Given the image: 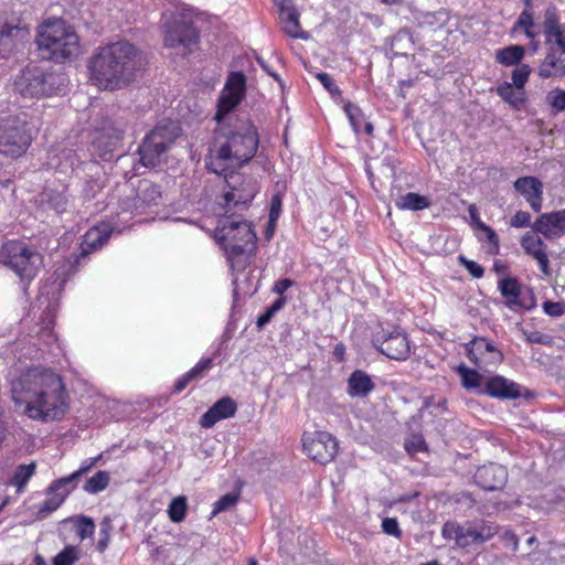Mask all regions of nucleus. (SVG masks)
Here are the masks:
<instances>
[{
    "label": "nucleus",
    "mask_w": 565,
    "mask_h": 565,
    "mask_svg": "<svg viewBox=\"0 0 565 565\" xmlns=\"http://www.w3.org/2000/svg\"><path fill=\"white\" fill-rule=\"evenodd\" d=\"M245 87L246 77L242 72L230 74L225 88L218 99L217 113L215 115L217 121H221L226 114L241 103L245 94Z\"/></svg>",
    "instance_id": "15"
},
{
    "label": "nucleus",
    "mask_w": 565,
    "mask_h": 565,
    "mask_svg": "<svg viewBox=\"0 0 565 565\" xmlns=\"http://www.w3.org/2000/svg\"><path fill=\"white\" fill-rule=\"evenodd\" d=\"M212 366V359L201 360L194 367H192L186 374L192 381L201 376V374Z\"/></svg>",
    "instance_id": "51"
},
{
    "label": "nucleus",
    "mask_w": 565,
    "mask_h": 565,
    "mask_svg": "<svg viewBox=\"0 0 565 565\" xmlns=\"http://www.w3.org/2000/svg\"><path fill=\"white\" fill-rule=\"evenodd\" d=\"M294 285V281L288 278L280 279L275 282L273 291L280 297H284V292Z\"/></svg>",
    "instance_id": "58"
},
{
    "label": "nucleus",
    "mask_w": 565,
    "mask_h": 565,
    "mask_svg": "<svg viewBox=\"0 0 565 565\" xmlns=\"http://www.w3.org/2000/svg\"><path fill=\"white\" fill-rule=\"evenodd\" d=\"M513 186L535 212L541 210L543 202V183L537 178L521 177L514 181Z\"/></svg>",
    "instance_id": "22"
},
{
    "label": "nucleus",
    "mask_w": 565,
    "mask_h": 565,
    "mask_svg": "<svg viewBox=\"0 0 565 565\" xmlns=\"http://www.w3.org/2000/svg\"><path fill=\"white\" fill-rule=\"evenodd\" d=\"M113 228L107 224H102L86 234L85 243L93 249L102 247L109 238Z\"/></svg>",
    "instance_id": "33"
},
{
    "label": "nucleus",
    "mask_w": 565,
    "mask_h": 565,
    "mask_svg": "<svg viewBox=\"0 0 565 565\" xmlns=\"http://www.w3.org/2000/svg\"><path fill=\"white\" fill-rule=\"evenodd\" d=\"M543 310L551 317H561L565 311V306L563 302H554L548 300L543 303Z\"/></svg>",
    "instance_id": "54"
},
{
    "label": "nucleus",
    "mask_w": 565,
    "mask_h": 565,
    "mask_svg": "<svg viewBox=\"0 0 565 565\" xmlns=\"http://www.w3.org/2000/svg\"><path fill=\"white\" fill-rule=\"evenodd\" d=\"M486 393L492 397L514 399L521 395L520 386L500 375L492 376L486 384Z\"/></svg>",
    "instance_id": "25"
},
{
    "label": "nucleus",
    "mask_w": 565,
    "mask_h": 565,
    "mask_svg": "<svg viewBox=\"0 0 565 565\" xmlns=\"http://www.w3.org/2000/svg\"><path fill=\"white\" fill-rule=\"evenodd\" d=\"M180 125L173 120H161L143 138L138 151L140 162L145 167H156L161 163L163 156L181 136Z\"/></svg>",
    "instance_id": "7"
},
{
    "label": "nucleus",
    "mask_w": 565,
    "mask_h": 565,
    "mask_svg": "<svg viewBox=\"0 0 565 565\" xmlns=\"http://www.w3.org/2000/svg\"><path fill=\"white\" fill-rule=\"evenodd\" d=\"M274 317V313L267 308V310L258 317L257 319V327L263 328L265 324H267L271 318Z\"/></svg>",
    "instance_id": "61"
},
{
    "label": "nucleus",
    "mask_w": 565,
    "mask_h": 565,
    "mask_svg": "<svg viewBox=\"0 0 565 565\" xmlns=\"http://www.w3.org/2000/svg\"><path fill=\"white\" fill-rule=\"evenodd\" d=\"M212 366V359L201 360L194 367H192L186 374L192 381L201 376V374Z\"/></svg>",
    "instance_id": "52"
},
{
    "label": "nucleus",
    "mask_w": 565,
    "mask_h": 565,
    "mask_svg": "<svg viewBox=\"0 0 565 565\" xmlns=\"http://www.w3.org/2000/svg\"><path fill=\"white\" fill-rule=\"evenodd\" d=\"M164 45L175 49L182 55L192 51L198 43L199 34L184 13H163Z\"/></svg>",
    "instance_id": "11"
},
{
    "label": "nucleus",
    "mask_w": 565,
    "mask_h": 565,
    "mask_svg": "<svg viewBox=\"0 0 565 565\" xmlns=\"http://www.w3.org/2000/svg\"><path fill=\"white\" fill-rule=\"evenodd\" d=\"M77 535L82 541L94 534L95 523L92 518L81 515L76 519Z\"/></svg>",
    "instance_id": "42"
},
{
    "label": "nucleus",
    "mask_w": 565,
    "mask_h": 565,
    "mask_svg": "<svg viewBox=\"0 0 565 565\" xmlns=\"http://www.w3.org/2000/svg\"><path fill=\"white\" fill-rule=\"evenodd\" d=\"M302 447L310 459L321 465L332 461L338 452L337 439L326 431L305 433Z\"/></svg>",
    "instance_id": "14"
},
{
    "label": "nucleus",
    "mask_w": 565,
    "mask_h": 565,
    "mask_svg": "<svg viewBox=\"0 0 565 565\" xmlns=\"http://www.w3.org/2000/svg\"><path fill=\"white\" fill-rule=\"evenodd\" d=\"M546 99L555 113L565 110V89L555 88L551 90Z\"/></svg>",
    "instance_id": "43"
},
{
    "label": "nucleus",
    "mask_w": 565,
    "mask_h": 565,
    "mask_svg": "<svg viewBox=\"0 0 565 565\" xmlns=\"http://www.w3.org/2000/svg\"><path fill=\"white\" fill-rule=\"evenodd\" d=\"M186 513V499L185 497H177L169 504L168 514L172 522H181L184 520Z\"/></svg>",
    "instance_id": "38"
},
{
    "label": "nucleus",
    "mask_w": 565,
    "mask_h": 565,
    "mask_svg": "<svg viewBox=\"0 0 565 565\" xmlns=\"http://www.w3.org/2000/svg\"><path fill=\"white\" fill-rule=\"evenodd\" d=\"M143 64V56L134 44L114 42L93 53L88 62L89 78L99 89H120L137 78Z\"/></svg>",
    "instance_id": "3"
},
{
    "label": "nucleus",
    "mask_w": 565,
    "mask_h": 565,
    "mask_svg": "<svg viewBox=\"0 0 565 565\" xmlns=\"http://www.w3.org/2000/svg\"><path fill=\"white\" fill-rule=\"evenodd\" d=\"M515 25L523 28L525 30V34L527 38H531V39L534 38V33L531 30L534 25L533 15L530 11L524 10L523 12H521Z\"/></svg>",
    "instance_id": "47"
},
{
    "label": "nucleus",
    "mask_w": 565,
    "mask_h": 565,
    "mask_svg": "<svg viewBox=\"0 0 565 565\" xmlns=\"http://www.w3.org/2000/svg\"><path fill=\"white\" fill-rule=\"evenodd\" d=\"M236 409L237 405L232 397H222L201 416L200 424L204 428H211L217 422L233 417Z\"/></svg>",
    "instance_id": "23"
},
{
    "label": "nucleus",
    "mask_w": 565,
    "mask_h": 565,
    "mask_svg": "<svg viewBox=\"0 0 565 565\" xmlns=\"http://www.w3.org/2000/svg\"><path fill=\"white\" fill-rule=\"evenodd\" d=\"M498 95L514 108H519L524 102V93L522 89L513 87L510 83H503L497 88Z\"/></svg>",
    "instance_id": "32"
},
{
    "label": "nucleus",
    "mask_w": 565,
    "mask_h": 565,
    "mask_svg": "<svg viewBox=\"0 0 565 565\" xmlns=\"http://www.w3.org/2000/svg\"><path fill=\"white\" fill-rule=\"evenodd\" d=\"M39 55L43 60L64 62L79 54V38L62 19L45 21L36 36Z\"/></svg>",
    "instance_id": "5"
},
{
    "label": "nucleus",
    "mask_w": 565,
    "mask_h": 565,
    "mask_svg": "<svg viewBox=\"0 0 565 565\" xmlns=\"http://www.w3.org/2000/svg\"><path fill=\"white\" fill-rule=\"evenodd\" d=\"M239 495L237 493H226L223 497H221L215 503L214 509L212 511V516H215L216 514L227 511L236 505L238 502Z\"/></svg>",
    "instance_id": "40"
},
{
    "label": "nucleus",
    "mask_w": 565,
    "mask_h": 565,
    "mask_svg": "<svg viewBox=\"0 0 565 565\" xmlns=\"http://www.w3.org/2000/svg\"><path fill=\"white\" fill-rule=\"evenodd\" d=\"M521 246L526 255L532 256L539 263L541 271L544 275H550V260L543 239L532 233H526L521 238Z\"/></svg>",
    "instance_id": "24"
},
{
    "label": "nucleus",
    "mask_w": 565,
    "mask_h": 565,
    "mask_svg": "<svg viewBox=\"0 0 565 565\" xmlns=\"http://www.w3.org/2000/svg\"><path fill=\"white\" fill-rule=\"evenodd\" d=\"M238 179L239 177L234 174L227 179L230 190L223 196L225 213L215 228V239L230 257L252 253L257 239L252 225L235 215L237 211L247 207L255 196L256 188L250 181L238 188Z\"/></svg>",
    "instance_id": "2"
},
{
    "label": "nucleus",
    "mask_w": 565,
    "mask_h": 565,
    "mask_svg": "<svg viewBox=\"0 0 565 565\" xmlns=\"http://www.w3.org/2000/svg\"><path fill=\"white\" fill-rule=\"evenodd\" d=\"M257 63L262 66V68L269 75L271 76L275 81H277L280 85H281V79L280 77L278 76V74L269 66V64L263 58V57H257Z\"/></svg>",
    "instance_id": "59"
},
{
    "label": "nucleus",
    "mask_w": 565,
    "mask_h": 565,
    "mask_svg": "<svg viewBox=\"0 0 565 565\" xmlns=\"http://www.w3.org/2000/svg\"><path fill=\"white\" fill-rule=\"evenodd\" d=\"M11 395L15 405L24 406L23 413L35 420H58L68 408L61 377L40 366L26 369L12 380Z\"/></svg>",
    "instance_id": "1"
},
{
    "label": "nucleus",
    "mask_w": 565,
    "mask_h": 565,
    "mask_svg": "<svg viewBox=\"0 0 565 565\" xmlns=\"http://www.w3.org/2000/svg\"><path fill=\"white\" fill-rule=\"evenodd\" d=\"M499 289L504 298V303L512 310L530 309L521 299V285L514 278H504L499 281Z\"/></svg>",
    "instance_id": "27"
},
{
    "label": "nucleus",
    "mask_w": 565,
    "mask_h": 565,
    "mask_svg": "<svg viewBox=\"0 0 565 565\" xmlns=\"http://www.w3.org/2000/svg\"><path fill=\"white\" fill-rule=\"evenodd\" d=\"M126 128L127 120L118 117L105 119L95 130L93 147L104 161L111 160L114 151L120 146Z\"/></svg>",
    "instance_id": "13"
},
{
    "label": "nucleus",
    "mask_w": 565,
    "mask_h": 565,
    "mask_svg": "<svg viewBox=\"0 0 565 565\" xmlns=\"http://www.w3.org/2000/svg\"><path fill=\"white\" fill-rule=\"evenodd\" d=\"M458 260L472 277L481 278L483 276L484 269L478 263L466 258L463 255H460Z\"/></svg>",
    "instance_id": "48"
},
{
    "label": "nucleus",
    "mask_w": 565,
    "mask_h": 565,
    "mask_svg": "<svg viewBox=\"0 0 565 565\" xmlns=\"http://www.w3.org/2000/svg\"><path fill=\"white\" fill-rule=\"evenodd\" d=\"M466 349L468 359L480 369L498 364L503 360L502 353L486 338H475Z\"/></svg>",
    "instance_id": "17"
},
{
    "label": "nucleus",
    "mask_w": 565,
    "mask_h": 565,
    "mask_svg": "<svg viewBox=\"0 0 565 565\" xmlns=\"http://www.w3.org/2000/svg\"><path fill=\"white\" fill-rule=\"evenodd\" d=\"M0 263L11 268L21 280L30 281L42 266L43 257L23 243L10 241L0 249Z\"/></svg>",
    "instance_id": "9"
},
{
    "label": "nucleus",
    "mask_w": 565,
    "mask_h": 565,
    "mask_svg": "<svg viewBox=\"0 0 565 565\" xmlns=\"http://www.w3.org/2000/svg\"><path fill=\"white\" fill-rule=\"evenodd\" d=\"M113 530V523L109 518H104L100 522L99 539L97 542V550L103 553L110 541V532Z\"/></svg>",
    "instance_id": "41"
},
{
    "label": "nucleus",
    "mask_w": 565,
    "mask_h": 565,
    "mask_svg": "<svg viewBox=\"0 0 565 565\" xmlns=\"http://www.w3.org/2000/svg\"><path fill=\"white\" fill-rule=\"evenodd\" d=\"M286 305V297H279L268 309L275 315Z\"/></svg>",
    "instance_id": "62"
},
{
    "label": "nucleus",
    "mask_w": 565,
    "mask_h": 565,
    "mask_svg": "<svg viewBox=\"0 0 565 565\" xmlns=\"http://www.w3.org/2000/svg\"><path fill=\"white\" fill-rule=\"evenodd\" d=\"M523 335L525 337L529 343H539L544 345H551L553 343V339L551 335L542 333L540 331H526L523 330Z\"/></svg>",
    "instance_id": "46"
},
{
    "label": "nucleus",
    "mask_w": 565,
    "mask_h": 565,
    "mask_svg": "<svg viewBox=\"0 0 565 565\" xmlns=\"http://www.w3.org/2000/svg\"><path fill=\"white\" fill-rule=\"evenodd\" d=\"M99 458L100 456L85 460L78 470L74 471L67 477L60 478L56 486L71 484V488H76V484L82 476L88 472L97 463Z\"/></svg>",
    "instance_id": "36"
},
{
    "label": "nucleus",
    "mask_w": 565,
    "mask_h": 565,
    "mask_svg": "<svg viewBox=\"0 0 565 565\" xmlns=\"http://www.w3.org/2000/svg\"><path fill=\"white\" fill-rule=\"evenodd\" d=\"M469 215L472 220V222L476 224L478 228H480V223H483L478 214L477 207L475 205L469 206Z\"/></svg>",
    "instance_id": "63"
},
{
    "label": "nucleus",
    "mask_w": 565,
    "mask_h": 565,
    "mask_svg": "<svg viewBox=\"0 0 565 565\" xmlns=\"http://www.w3.org/2000/svg\"><path fill=\"white\" fill-rule=\"evenodd\" d=\"M35 469L36 466L34 462L18 466L13 472L10 483L17 487L18 491H21L34 475Z\"/></svg>",
    "instance_id": "34"
},
{
    "label": "nucleus",
    "mask_w": 565,
    "mask_h": 565,
    "mask_svg": "<svg viewBox=\"0 0 565 565\" xmlns=\"http://www.w3.org/2000/svg\"><path fill=\"white\" fill-rule=\"evenodd\" d=\"M458 373L461 376L463 387L476 388L481 385V376L477 371L461 364L458 366Z\"/></svg>",
    "instance_id": "39"
},
{
    "label": "nucleus",
    "mask_w": 565,
    "mask_h": 565,
    "mask_svg": "<svg viewBox=\"0 0 565 565\" xmlns=\"http://www.w3.org/2000/svg\"><path fill=\"white\" fill-rule=\"evenodd\" d=\"M32 136L25 120L7 117L0 120V153L10 158L22 156L31 145Z\"/></svg>",
    "instance_id": "12"
},
{
    "label": "nucleus",
    "mask_w": 565,
    "mask_h": 565,
    "mask_svg": "<svg viewBox=\"0 0 565 565\" xmlns=\"http://www.w3.org/2000/svg\"><path fill=\"white\" fill-rule=\"evenodd\" d=\"M476 482L487 491L502 489L508 479L507 470L503 466L490 463L480 467L475 475Z\"/></svg>",
    "instance_id": "21"
},
{
    "label": "nucleus",
    "mask_w": 565,
    "mask_h": 565,
    "mask_svg": "<svg viewBox=\"0 0 565 565\" xmlns=\"http://www.w3.org/2000/svg\"><path fill=\"white\" fill-rule=\"evenodd\" d=\"M316 77L331 95L341 94L340 88L334 84L333 79L329 74L320 72L316 74Z\"/></svg>",
    "instance_id": "50"
},
{
    "label": "nucleus",
    "mask_w": 565,
    "mask_h": 565,
    "mask_svg": "<svg viewBox=\"0 0 565 565\" xmlns=\"http://www.w3.org/2000/svg\"><path fill=\"white\" fill-rule=\"evenodd\" d=\"M159 188L151 182L145 181L139 186V192L137 193L134 203V207H140L142 205H150L157 203V200L160 198Z\"/></svg>",
    "instance_id": "31"
},
{
    "label": "nucleus",
    "mask_w": 565,
    "mask_h": 565,
    "mask_svg": "<svg viewBox=\"0 0 565 565\" xmlns=\"http://www.w3.org/2000/svg\"><path fill=\"white\" fill-rule=\"evenodd\" d=\"M279 8V19L286 34L295 39H308V33L299 24V13L292 0H274Z\"/></svg>",
    "instance_id": "20"
},
{
    "label": "nucleus",
    "mask_w": 565,
    "mask_h": 565,
    "mask_svg": "<svg viewBox=\"0 0 565 565\" xmlns=\"http://www.w3.org/2000/svg\"><path fill=\"white\" fill-rule=\"evenodd\" d=\"M499 526L483 519L468 520L463 523L447 521L441 529L444 539L454 541L459 547L481 545L498 533Z\"/></svg>",
    "instance_id": "8"
},
{
    "label": "nucleus",
    "mask_w": 565,
    "mask_h": 565,
    "mask_svg": "<svg viewBox=\"0 0 565 565\" xmlns=\"http://www.w3.org/2000/svg\"><path fill=\"white\" fill-rule=\"evenodd\" d=\"M30 32L26 26L0 25V56L8 57L29 41Z\"/></svg>",
    "instance_id": "18"
},
{
    "label": "nucleus",
    "mask_w": 565,
    "mask_h": 565,
    "mask_svg": "<svg viewBox=\"0 0 565 565\" xmlns=\"http://www.w3.org/2000/svg\"><path fill=\"white\" fill-rule=\"evenodd\" d=\"M281 210V200L278 195L271 198L270 201V211H269V221L274 223L280 213Z\"/></svg>",
    "instance_id": "57"
},
{
    "label": "nucleus",
    "mask_w": 565,
    "mask_h": 565,
    "mask_svg": "<svg viewBox=\"0 0 565 565\" xmlns=\"http://www.w3.org/2000/svg\"><path fill=\"white\" fill-rule=\"evenodd\" d=\"M192 380L190 377H188V374L185 373L182 377H180L175 384H174V392L175 393H180L182 392L186 386L188 384L191 382Z\"/></svg>",
    "instance_id": "60"
},
{
    "label": "nucleus",
    "mask_w": 565,
    "mask_h": 565,
    "mask_svg": "<svg viewBox=\"0 0 565 565\" xmlns=\"http://www.w3.org/2000/svg\"><path fill=\"white\" fill-rule=\"evenodd\" d=\"M395 205L399 210L422 211L430 205L428 198L418 193L408 192L396 199Z\"/></svg>",
    "instance_id": "29"
},
{
    "label": "nucleus",
    "mask_w": 565,
    "mask_h": 565,
    "mask_svg": "<svg viewBox=\"0 0 565 565\" xmlns=\"http://www.w3.org/2000/svg\"><path fill=\"white\" fill-rule=\"evenodd\" d=\"M531 223V215L525 211H518L510 221L511 226L513 227H526Z\"/></svg>",
    "instance_id": "53"
},
{
    "label": "nucleus",
    "mask_w": 565,
    "mask_h": 565,
    "mask_svg": "<svg viewBox=\"0 0 565 565\" xmlns=\"http://www.w3.org/2000/svg\"><path fill=\"white\" fill-rule=\"evenodd\" d=\"M58 479L55 480L47 489V498L42 502L39 508L40 514H47L55 511L67 498V495L75 489L71 484L56 486Z\"/></svg>",
    "instance_id": "26"
},
{
    "label": "nucleus",
    "mask_w": 565,
    "mask_h": 565,
    "mask_svg": "<svg viewBox=\"0 0 565 565\" xmlns=\"http://www.w3.org/2000/svg\"><path fill=\"white\" fill-rule=\"evenodd\" d=\"M79 559L76 546L67 545L52 561V565H74Z\"/></svg>",
    "instance_id": "37"
},
{
    "label": "nucleus",
    "mask_w": 565,
    "mask_h": 565,
    "mask_svg": "<svg viewBox=\"0 0 565 565\" xmlns=\"http://www.w3.org/2000/svg\"><path fill=\"white\" fill-rule=\"evenodd\" d=\"M110 481V476L107 471H98L93 477L88 478L83 487L84 491L90 494H96L105 490Z\"/></svg>",
    "instance_id": "35"
},
{
    "label": "nucleus",
    "mask_w": 565,
    "mask_h": 565,
    "mask_svg": "<svg viewBox=\"0 0 565 565\" xmlns=\"http://www.w3.org/2000/svg\"><path fill=\"white\" fill-rule=\"evenodd\" d=\"M405 448L408 452H418L425 449V440L420 435H414L412 439L407 440Z\"/></svg>",
    "instance_id": "55"
},
{
    "label": "nucleus",
    "mask_w": 565,
    "mask_h": 565,
    "mask_svg": "<svg viewBox=\"0 0 565 565\" xmlns=\"http://www.w3.org/2000/svg\"><path fill=\"white\" fill-rule=\"evenodd\" d=\"M531 67L527 64L518 65L516 68L512 72L513 85L518 89L523 90V87L529 79Z\"/></svg>",
    "instance_id": "44"
},
{
    "label": "nucleus",
    "mask_w": 565,
    "mask_h": 565,
    "mask_svg": "<svg viewBox=\"0 0 565 565\" xmlns=\"http://www.w3.org/2000/svg\"><path fill=\"white\" fill-rule=\"evenodd\" d=\"M55 88L54 74L39 66L24 67L13 81V90L25 99L49 96Z\"/></svg>",
    "instance_id": "10"
},
{
    "label": "nucleus",
    "mask_w": 565,
    "mask_h": 565,
    "mask_svg": "<svg viewBox=\"0 0 565 565\" xmlns=\"http://www.w3.org/2000/svg\"><path fill=\"white\" fill-rule=\"evenodd\" d=\"M525 50L521 45H510L504 49L498 50L495 60L504 66L519 65L523 58Z\"/></svg>",
    "instance_id": "30"
},
{
    "label": "nucleus",
    "mask_w": 565,
    "mask_h": 565,
    "mask_svg": "<svg viewBox=\"0 0 565 565\" xmlns=\"http://www.w3.org/2000/svg\"><path fill=\"white\" fill-rule=\"evenodd\" d=\"M374 343L377 350L392 360L405 361L411 355V344L407 334L393 330L376 337Z\"/></svg>",
    "instance_id": "16"
},
{
    "label": "nucleus",
    "mask_w": 565,
    "mask_h": 565,
    "mask_svg": "<svg viewBox=\"0 0 565 565\" xmlns=\"http://www.w3.org/2000/svg\"><path fill=\"white\" fill-rule=\"evenodd\" d=\"M344 110H345V114L351 122L352 128L358 134L360 126H361V121H362L361 109L358 106H355L354 104L348 103L344 106Z\"/></svg>",
    "instance_id": "45"
},
{
    "label": "nucleus",
    "mask_w": 565,
    "mask_h": 565,
    "mask_svg": "<svg viewBox=\"0 0 565 565\" xmlns=\"http://www.w3.org/2000/svg\"><path fill=\"white\" fill-rule=\"evenodd\" d=\"M479 230L484 232V234L487 236V239L493 246L492 253L497 254L499 252V237H498L497 233L490 226H488L484 223H480V228Z\"/></svg>",
    "instance_id": "56"
},
{
    "label": "nucleus",
    "mask_w": 565,
    "mask_h": 565,
    "mask_svg": "<svg viewBox=\"0 0 565 565\" xmlns=\"http://www.w3.org/2000/svg\"><path fill=\"white\" fill-rule=\"evenodd\" d=\"M382 530L385 534L394 537H399L402 535L398 522L395 518H385L382 521Z\"/></svg>",
    "instance_id": "49"
},
{
    "label": "nucleus",
    "mask_w": 565,
    "mask_h": 565,
    "mask_svg": "<svg viewBox=\"0 0 565 565\" xmlns=\"http://www.w3.org/2000/svg\"><path fill=\"white\" fill-rule=\"evenodd\" d=\"M348 392L351 396L364 397L374 388L370 375L361 370L354 371L348 381Z\"/></svg>",
    "instance_id": "28"
},
{
    "label": "nucleus",
    "mask_w": 565,
    "mask_h": 565,
    "mask_svg": "<svg viewBox=\"0 0 565 565\" xmlns=\"http://www.w3.org/2000/svg\"><path fill=\"white\" fill-rule=\"evenodd\" d=\"M257 148V132L250 122L244 121L233 130H224L216 138L214 149L211 150V156L206 161V167L216 174H224L227 182L232 174L237 175L233 171L227 174V171L235 170L249 162ZM238 177L236 186L242 188V184L247 182L242 181L241 174Z\"/></svg>",
    "instance_id": "4"
},
{
    "label": "nucleus",
    "mask_w": 565,
    "mask_h": 565,
    "mask_svg": "<svg viewBox=\"0 0 565 565\" xmlns=\"http://www.w3.org/2000/svg\"><path fill=\"white\" fill-rule=\"evenodd\" d=\"M54 207L56 211L62 212L66 207V200L62 196H58L56 203H54Z\"/></svg>",
    "instance_id": "64"
},
{
    "label": "nucleus",
    "mask_w": 565,
    "mask_h": 565,
    "mask_svg": "<svg viewBox=\"0 0 565 565\" xmlns=\"http://www.w3.org/2000/svg\"><path fill=\"white\" fill-rule=\"evenodd\" d=\"M543 18L547 52L537 67V75L542 79H561L565 77V23L559 22L555 6L547 7Z\"/></svg>",
    "instance_id": "6"
},
{
    "label": "nucleus",
    "mask_w": 565,
    "mask_h": 565,
    "mask_svg": "<svg viewBox=\"0 0 565 565\" xmlns=\"http://www.w3.org/2000/svg\"><path fill=\"white\" fill-rule=\"evenodd\" d=\"M532 228L547 239L559 238L565 234V209L541 214L533 223Z\"/></svg>",
    "instance_id": "19"
}]
</instances>
